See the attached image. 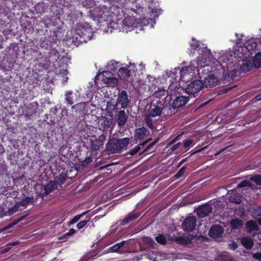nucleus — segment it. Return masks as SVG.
<instances>
[{
	"label": "nucleus",
	"mask_w": 261,
	"mask_h": 261,
	"mask_svg": "<svg viewBox=\"0 0 261 261\" xmlns=\"http://www.w3.org/2000/svg\"><path fill=\"white\" fill-rule=\"evenodd\" d=\"M220 54L221 56L218 58V62L223 70L224 79L227 81L233 79L239 69L242 72H247L252 66L250 62L245 60H243L241 63L238 65L233 61L235 54L232 51H226Z\"/></svg>",
	"instance_id": "f257e3e1"
},
{
	"label": "nucleus",
	"mask_w": 261,
	"mask_h": 261,
	"mask_svg": "<svg viewBox=\"0 0 261 261\" xmlns=\"http://www.w3.org/2000/svg\"><path fill=\"white\" fill-rule=\"evenodd\" d=\"M129 138L113 139L109 140L106 145L107 150L111 153H120L126 150L129 143Z\"/></svg>",
	"instance_id": "f03ea898"
},
{
	"label": "nucleus",
	"mask_w": 261,
	"mask_h": 261,
	"mask_svg": "<svg viewBox=\"0 0 261 261\" xmlns=\"http://www.w3.org/2000/svg\"><path fill=\"white\" fill-rule=\"evenodd\" d=\"M33 202V197H26L22 199L21 201L17 202L13 207L9 208V211L6 212V215L10 216L16 212L22 211L23 208H25L29 204L32 203Z\"/></svg>",
	"instance_id": "7ed1b4c3"
},
{
	"label": "nucleus",
	"mask_w": 261,
	"mask_h": 261,
	"mask_svg": "<svg viewBox=\"0 0 261 261\" xmlns=\"http://www.w3.org/2000/svg\"><path fill=\"white\" fill-rule=\"evenodd\" d=\"M203 87V82L200 80H195L188 84L184 90L188 94L195 97V95L199 92Z\"/></svg>",
	"instance_id": "20e7f679"
},
{
	"label": "nucleus",
	"mask_w": 261,
	"mask_h": 261,
	"mask_svg": "<svg viewBox=\"0 0 261 261\" xmlns=\"http://www.w3.org/2000/svg\"><path fill=\"white\" fill-rule=\"evenodd\" d=\"M167 105H164L162 100L160 102L153 101L148 110V114L152 117L160 116L163 113V111L166 109Z\"/></svg>",
	"instance_id": "39448f33"
},
{
	"label": "nucleus",
	"mask_w": 261,
	"mask_h": 261,
	"mask_svg": "<svg viewBox=\"0 0 261 261\" xmlns=\"http://www.w3.org/2000/svg\"><path fill=\"white\" fill-rule=\"evenodd\" d=\"M97 80H101L105 84L112 87H115L118 85L117 79L115 77L110 76V73L109 72H103L98 74L95 81Z\"/></svg>",
	"instance_id": "423d86ee"
},
{
	"label": "nucleus",
	"mask_w": 261,
	"mask_h": 261,
	"mask_svg": "<svg viewBox=\"0 0 261 261\" xmlns=\"http://www.w3.org/2000/svg\"><path fill=\"white\" fill-rule=\"evenodd\" d=\"M220 79L214 74H210L205 77L203 83V86L207 88H212L219 85Z\"/></svg>",
	"instance_id": "0eeeda50"
},
{
	"label": "nucleus",
	"mask_w": 261,
	"mask_h": 261,
	"mask_svg": "<svg viewBox=\"0 0 261 261\" xmlns=\"http://www.w3.org/2000/svg\"><path fill=\"white\" fill-rule=\"evenodd\" d=\"M118 104L121 105V108L125 109L130 104V99L126 91L119 90L117 98Z\"/></svg>",
	"instance_id": "6e6552de"
},
{
	"label": "nucleus",
	"mask_w": 261,
	"mask_h": 261,
	"mask_svg": "<svg viewBox=\"0 0 261 261\" xmlns=\"http://www.w3.org/2000/svg\"><path fill=\"white\" fill-rule=\"evenodd\" d=\"M197 219L194 216H190L185 219L182 224L183 229L188 232L193 231L195 226Z\"/></svg>",
	"instance_id": "1a4fd4ad"
},
{
	"label": "nucleus",
	"mask_w": 261,
	"mask_h": 261,
	"mask_svg": "<svg viewBox=\"0 0 261 261\" xmlns=\"http://www.w3.org/2000/svg\"><path fill=\"white\" fill-rule=\"evenodd\" d=\"M128 112L124 110H120L115 116V119L119 127L123 126L127 122L128 118Z\"/></svg>",
	"instance_id": "9d476101"
},
{
	"label": "nucleus",
	"mask_w": 261,
	"mask_h": 261,
	"mask_svg": "<svg viewBox=\"0 0 261 261\" xmlns=\"http://www.w3.org/2000/svg\"><path fill=\"white\" fill-rule=\"evenodd\" d=\"M189 99L190 98L188 96H177L172 102V109H178L185 106Z\"/></svg>",
	"instance_id": "9b49d317"
},
{
	"label": "nucleus",
	"mask_w": 261,
	"mask_h": 261,
	"mask_svg": "<svg viewBox=\"0 0 261 261\" xmlns=\"http://www.w3.org/2000/svg\"><path fill=\"white\" fill-rule=\"evenodd\" d=\"M196 69V67L193 64H190L188 66L183 67L180 70L181 78L184 80L187 76H188V78L192 77L193 74H195L194 71Z\"/></svg>",
	"instance_id": "f8f14e48"
},
{
	"label": "nucleus",
	"mask_w": 261,
	"mask_h": 261,
	"mask_svg": "<svg viewBox=\"0 0 261 261\" xmlns=\"http://www.w3.org/2000/svg\"><path fill=\"white\" fill-rule=\"evenodd\" d=\"M154 96L155 97V99L153 100L154 101L160 102L163 100L165 105L166 102L165 99L167 96V92L164 89L162 88L154 92Z\"/></svg>",
	"instance_id": "ddd939ff"
},
{
	"label": "nucleus",
	"mask_w": 261,
	"mask_h": 261,
	"mask_svg": "<svg viewBox=\"0 0 261 261\" xmlns=\"http://www.w3.org/2000/svg\"><path fill=\"white\" fill-rule=\"evenodd\" d=\"M133 72L126 68H120L118 71V76L125 82L131 81Z\"/></svg>",
	"instance_id": "4468645a"
},
{
	"label": "nucleus",
	"mask_w": 261,
	"mask_h": 261,
	"mask_svg": "<svg viewBox=\"0 0 261 261\" xmlns=\"http://www.w3.org/2000/svg\"><path fill=\"white\" fill-rule=\"evenodd\" d=\"M147 132V129L144 127H142L141 128H139L136 129L134 137L136 143L138 141H140L144 139Z\"/></svg>",
	"instance_id": "2eb2a0df"
},
{
	"label": "nucleus",
	"mask_w": 261,
	"mask_h": 261,
	"mask_svg": "<svg viewBox=\"0 0 261 261\" xmlns=\"http://www.w3.org/2000/svg\"><path fill=\"white\" fill-rule=\"evenodd\" d=\"M223 232V228L219 225H213L210 229L209 234L211 237L218 238Z\"/></svg>",
	"instance_id": "dca6fc26"
},
{
	"label": "nucleus",
	"mask_w": 261,
	"mask_h": 261,
	"mask_svg": "<svg viewBox=\"0 0 261 261\" xmlns=\"http://www.w3.org/2000/svg\"><path fill=\"white\" fill-rule=\"evenodd\" d=\"M123 31H128L130 27H132L135 23V20L132 16H127L122 21Z\"/></svg>",
	"instance_id": "f3484780"
},
{
	"label": "nucleus",
	"mask_w": 261,
	"mask_h": 261,
	"mask_svg": "<svg viewBox=\"0 0 261 261\" xmlns=\"http://www.w3.org/2000/svg\"><path fill=\"white\" fill-rule=\"evenodd\" d=\"M57 188V184L55 181H49L43 188L44 192L42 195L45 196L53 191Z\"/></svg>",
	"instance_id": "a211bd4d"
},
{
	"label": "nucleus",
	"mask_w": 261,
	"mask_h": 261,
	"mask_svg": "<svg viewBox=\"0 0 261 261\" xmlns=\"http://www.w3.org/2000/svg\"><path fill=\"white\" fill-rule=\"evenodd\" d=\"M241 242L242 245L247 249H251L254 245L252 239L248 237L242 238Z\"/></svg>",
	"instance_id": "6ab92c4d"
},
{
	"label": "nucleus",
	"mask_w": 261,
	"mask_h": 261,
	"mask_svg": "<svg viewBox=\"0 0 261 261\" xmlns=\"http://www.w3.org/2000/svg\"><path fill=\"white\" fill-rule=\"evenodd\" d=\"M246 227L249 233H252V231L257 230L258 229V226L257 223L253 220L247 222L246 224Z\"/></svg>",
	"instance_id": "aec40b11"
},
{
	"label": "nucleus",
	"mask_w": 261,
	"mask_h": 261,
	"mask_svg": "<svg viewBox=\"0 0 261 261\" xmlns=\"http://www.w3.org/2000/svg\"><path fill=\"white\" fill-rule=\"evenodd\" d=\"M230 225L232 229H238L240 228L243 225V221L238 219H232L230 222Z\"/></svg>",
	"instance_id": "412c9836"
},
{
	"label": "nucleus",
	"mask_w": 261,
	"mask_h": 261,
	"mask_svg": "<svg viewBox=\"0 0 261 261\" xmlns=\"http://www.w3.org/2000/svg\"><path fill=\"white\" fill-rule=\"evenodd\" d=\"M139 216V213L130 214L121 221V224L124 225L130 221L136 220Z\"/></svg>",
	"instance_id": "4be33fe9"
},
{
	"label": "nucleus",
	"mask_w": 261,
	"mask_h": 261,
	"mask_svg": "<svg viewBox=\"0 0 261 261\" xmlns=\"http://www.w3.org/2000/svg\"><path fill=\"white\" fill-rule=\"evenodd\" d=\"M113 123L112 118L104 117L100 120V125L103 129L110 127Z\"/></svg>",
	"instance_id": "5701e85b"
},
{
	"label": "nucleus",
	"mask_w": 261,
	"mask_h": 261,
	"mask_svg": "<svg viewBox=\"0 0 261 261\" xmlns=\"http://www.w3.org/2000/svg\"><path fill=\"white\" fill-rule=\"evenodd\" d=\"M150 141V139H148L142 143H141L139 145L136 146L134 148L130 150L128 152V154L130 155H134L137 153H138L139 150L141 149V146H144L147 142Z\"/></svg>",
	"instance_id": "b1692460"
},
{
	"label": "nucleus",
	"mask_w": 261,
	"mask_h": 261,
	"mask_svg": "<svg viewBox=\"0 0 261 261\" xmlns=\"http://www.w3.org/2000/svg\"><path fill=\"white\" fill-rule=\"evenodd\" d=\"M212 212V208L208 205H205L200 208L198 212L201 213L200 216L205 217Z\"/></svg>",
	"instance_id": "393cba45"
},
{
	"label": "nucleus",
	"mask_w": 261,
	"mask_h": 261,
	"mask_svg": "<svg viewBox=\"0 0 261 261\" xmlns=\"http://www.w3.org/2000/svg\"><path fill=\"white\" fill-rule=\"evenodd\" d=\"M253 63L255 68L261 67V53H258L254 57Z\"/></svg>",
	"instance_id": "a878e982"
},
{
	"label": "nucleus",
	"mask_w": 261,
	"mask_h": 261,
	"mask_svg": "<svg viewBox=\"0 0 261 261\" xmlns=\"http://www.w3.org/2000/svg\"><path fill=\"white\" fill-rule=\"evenodd\" d=\"M90 148L93 151H96L98 150L101 147H102V145H100V144L95 139L92 140H90Z\"/></svg>",
	"instance_id": "bb28decb"
},
{
	"label": "nucleus",
	"mask_w": 261,
	"mask_h": 261,
	"mask_svg": "<svg viewBox=\"0 0 261 261\" xmlns=\"http://www.w3.org/2000/svg\"><path fill=\"white\" fill-rule=\"evenodd\" d=\"M119 63L114 60L110 61L107 64V67L111 70H116L118 67Z\"/></svg>",
	"instance_id": "cd10ccee"
},
{
	"label": "nucleus",
	"mask_w": 261,
	"mask_h": 261,
	"mask_svg": "<svg viewBox=\"0 0 261 261\" xmlns=\"http://www.w3.org/2000/svg\"><path fill=\"white\" fill-rule=\"evenodd\" d=\"M151 116L148 114L145 115V122L146 125L150 128L152 129L153 128V121L151 118Z\"/></svg>",
	"instance_id": "c85d7f7f"
},
{
	"label": "nucleus",
	"mask_w": 261,
	"mask_h": 261,
	"mask_svg": "<svg viewBox=\"0 0 261 261\" xmlns=\"http://www.w3.org/2000/svg\"><path fill=\"white\" fill-rule=\"evenodd\" d=\"M88 211H85L80 215H76L73 218H72L69 222V225H72L77 222L80 218L88 213Z\"/></svg>",
	"instance_id": "c756f323"
},
{
	"label": "nucleus",
	"mask_w": 261,
	"mask_h": 261,
	"mask_svg": "<svg viewBox=\"0 0 261 261\" xmlns=\"http://www.w3.org/2000/svg\"><path fill=\"white\" fill-rule=\"evenodd\" d=\"M229 201L231 202H234L235 203L238 204L241 202L242 200L240 196L234 194L230 195Z\"/></svg>",
	"instance_id": "7c9ffc66"
},
{
	"label": "nucleus",
	"mask_w": 261,
	"mask_h": 261,
	"mask_svg": "<svg viewBox=\"0 0 261 261\" xmlns=\"http://www.w3.org/2000/svg\"><path fill=\"white\" fill-rule=\"evenodd\" d=\"M72 93V92L71 91H69L67 92L65 94V100L66 102L69 105H72L74 103L73 99L71 96Z\"/></svg>",
	"instance_id": "2f4dec72"
},
{
	"label": "nucleus",
	"mask_w": 261,
	"mask_h": 261,
	"mask_svg": "<svg viewBox=\"0 0 261 261\" xmlns=\"http://www.w3.org/2000/svg\"><path fill=\"white\" fill-rule=\"evenodd\" d=\"M118 105L117 102L115 103L112 102H107V108L110 111L116 110H117Z\"/></svg>",
	"instance_id": "473e14b6"
},
{
	"label": "nucleus",
	"mask_w": 261,
	"mask_h": 261,
	"mask_svg": "<svg viewBox=\"0 0 261 261\" xmlns=\"http://www.w3.org/2000/svg\"><path fill=\"white\" fill-rule=\"evenodd\" d=\"M143 242L146 244L149 245L151 247H153V245L155 244L154 241L148 237H144L143 238Z\"/></svg>",
	"instance_id": "72a5a7b5"
},
{
	"label": "nucleus",
	"mask_w": 261,
	"mask_h": 261,
	"mask_svg": "<svg viewBox=\"0 0 261 261\" xmlns=\"http://www.w3.org/2000/svg\"><path fill=\"white\" fill-rule=\"evenodd\" d=\"M250 179L257 185H261V175H255L251 176Z\"/></svg>",
	"instance_id": "f704fd0d"
},
{
	"label": "nucleus",
	"mask_w": 261,
	"mask_h": 261,
	"mask_svg": "<svg viewBox=\"0 0 261 261\" xmlns=\"http://www.w3.org/2000/svg\"><path fill=\"white\" fill-rule=\"evenodd\" d=\"M156 241L161 244H165L166 243V239L162 234H159L158 236L155 237Z\"/></svg>",
	"instance_id": "c9c22d12"
},
{
	"label": "nucleus",
	"mask_w": 261,
	"mask_h": 261,
	"mask_svg": "<svg viewBox=\"0 0 261 261\" xmlns=\"http://www.w3.org/2000/svg\"><path fill=\"white\" fill-rule=\"evenodd\" d=\"M237 187L238 188H243L246 187H251V184L249 181L244 180L241 182L240 184H238Z\"/></svg>",
	"instance_id": "e433bc0d"
},
{
	"label": "nucleus",
	"mask_w": 261,
	"mask_h": 261,
	"mask_svg": "<svg viewBox=\"0 0 261 261\" xmlns=\"http://www.w3.org/2000/svg\"><path fill=\"white\" fill-rule=\"evenodd\" d=\"M257 43L253 41H250L247 43V48L249 49H254L257 47Z\"/></svg>",
	"instance_id": "4c0bfd02"
},
{
	"label": "nucleus",
	"mask_w": 261,
	"mask_h": 261,
	"mask_svg": "<svg viewBox=\"0 0 261 261\" xmlns=\"http://www.w3.org/2000/svg\"><path fill=\"white\" fill-rule=\"evenodd\" d=\"M190 45L192 49H193V50H195L199 46L198 41L196 40L194 38H193Z\"/></svg>",
	"instance_id": "58836bf2"
},
{
	"label": "nucleus",
	"mask_w": 261,
	"mask_h": 261,
	"mask_svg": "<svg viewBox=\"0 0 261 261\" xmlns=\"http://www.w3.org/2000/svg\"><path fill=\"white\" fill-rule=\"evenodd\" d=\"M97 141H98L102 146H103V143L106 140V135L102 134L98 137V139H95Z\"/></svg>",
	"instance_id": "ea45409f"
},
{
	"label": "nucleus",
	"mask_w": 261,
	"mask_h": 261,
	"mask_svg": "<svg viewBox=\"0 0 261 261\" xmlns=\"http://www.w3.org/2000/svg\"><path fill=\"white\" fill-rule=\"evenodd\" d=\"M158 141V139L156 140L155 141L150 143L145 149L144 150L141 152L140 153V154H143V153L145 152H147L149 150V149L152 147L157 142V141Z\"/></svg>",
	"instance_id": "a19ab883"
},
{
	"label": "nucleus",
	"mask_w": 261,
	"mask_h": 261,
	"mask_svg": "<svg viewBox=\"0 0 261 261\" xmlns=\"http://www.w3.org/2000/svg\"><path fill=\"white\" fill-rule=\"evenodd\" d=\"M85 106V102H80V103H78L72 106V109L78 110V109L84 108Z\"/></svg>",
	"instance_id": "79ce46f5"
},
{
	"label": "nucleus",
	"mask_w": 261,
	"mask_h": 261,
	"mask_svg": "<svg viewBox=\"0 0 261 261\" xmlns=\"http://www.w3.org/2000/svg\"><path fill=\"white\" fill-rule=\"evenodd\" d=\"M89 220H83L81 222H80L76 225L77 228L79 229H82L88 223Z\"/></svg>",
	"instance_id": "37998d69"
},
{
	"label": "nucleus",
	"mask_w": 261,
	"mask_h": 261,
	"mask_svg": "<svg viewBox=\"0 0 261 261\" xmlns=\"http://www.w3.org/2000/svg\"><path fill=\"white\" fill-rule=\"evenodd\" d=\"M120 249L118 245L117 244H116L115 245L112 246L110 248H109V250L110 252H116L118 251V250Z\"/></svg>",
	"instance_id": "c03bdc74"
},
{
	"label": "nucleus",
	"mask_w": 261,
	"mask_h": 261,
	"mask_svg": "<svg viewBox=\"0 0 261 261\" xmlns=\"http://www.w3.org/2000/svg\"><path fill=\"white\" fill-rule=\"evenodd\" d=\"M186 168L185 167H182L175 175V176L176 178H179L181 177L185 172Z\"/></svg>",
	"instance_id": "a18cd8bd"
},
{
	"label": "nucleus",
	"mask_w": 261,
	"mask_h": 261,
	"mask_svg": "<svg viewBox=\"0 0 261 261\" xmlns=\"http://www.w3.org/2000/svg\"><path fill=\"white\" fill-rule=\"evenodd\" d=\"M193 142H194V140L192 139H189V140H186L185 141L184 144V147L186 148L188 147L190 145L193 144Z\"/></svg>",
	"instance_id": "49530a36"
},
{
	"label": "nucleus",
	"mask_w": 261,
	"mask_h": 261,
	"mask_svg": "<svg viewBox=\"0 0 261 261\" xmlns=\"http://www.w3.org/2000/svg\"><path fill=\"white\" fill-rule=\"evenodd\" d=\"M253 258L261 261V252L254 253L252 255Z\"/></svg>",
	"instance_id": "de8ad7c7"
},
{
	"label": "nucleus",
	"mask_w": 261,
	"mask_h": 261,
	"mask_svg": "<svg viewBox=\"0 0 261 261\" xmlns=\"http://www.w3.org/2000/svg\"><path fill=\"white\" fill-rule=\"evenodd\" d=\"M75 230L73 228L70 229L69 231L64 234V236H69L74 234Z\"/></svg>",
	"instance_id": "09e8293b"
},
{
	"label": "nucleus",
	"mask_w": 261,
	"mask_h": 261,
	"mask_svg": "<svg viewBox=\"0 0 261 261\" xmlns=\"http://www.w3.org/2000/svg\"><path fill=\"white\" fill-rule=\"evenodd\" d=\"M181 145V143L180 142H178L177 143V144L174 145L171 148V150L172 151H175V150H176L178 147L179 146Z\"/></svg>",
	"instance_id": "8fccbe9b"
},
{
	"label": "nucleus",
	"mask_w": 261,
	"mask_h": 261,
	"mask_svg": "<svg viewBox=\"0 0 261 261\" xmlns=\"http://www.w3.org/2000/svg\"><path fill=\"white\" fill-rule=\"evenodd\" d=\"M181 135V134L178 135L176 138H175L173 140H172V141L168 144V146H170L171 144L175 143L179 139Z\"/></svg>",
	"instance_id": "3c124183"
},
{
	"label": "nucleus",
	"mask_w": 261,
	"mask_h": 261,
	"mask_svg": "<svg viewBox=\"0 0 261 261\" xmlns=\"http://www.w3.org/2000/svg\"><path fill=\"white\" fill-rule=\"evenodd\" d=\"M229 247H230L231 249H232L233 250H236L237 248L238 245H237V244L236 243L233 242L232 244H231L229 245Z\"/></svg>",
	"instance_id": "603ef678"
},
{
	"label": "nucleus",
	"mask_w": 261,
	"mask_h": 261,
	"mask_svg": "<svg viewBox=\"0 0 261 261\" xmlns=\"http://www.w3.org/2000/svg\"><path fill=\"white\" fill-rule=\"evenodd\" d=\"M10 249H11V247L9 246H8V245L6 248H5L4 249H3L2 252L3 253H6V252H8L9 250H10Z\"/></svg>",
	"instance_id": "864d4df0"
},
{
	"label": "nucleus",
	"mask_w": 261,
	"mask_h": 261,
	"mask_svg": "<svg viewBox=\"0 0 261 261\" xmlns=\"http://www.w3.org/2000/svg\"><path fill=\"white\" fill-rule=\"evenodd\" d=\"M125 243H126V242L124 241H121V242L117 243V244L118 245L119 248H120L122 246H123L125 244Z\"/></svg>",
	"instance_id": "5fc2aeb1"
},
{
	"label": "nucleus",
	"mask_w": 261,
	"mask_h": 261,
	"mask_svg": "<svg viewBox=\"0 0 261 261\" xmlns=\"http://www.w3.org/2000/svg\"><path fill=\"white\" fill-rule=\"evenodd\" d=\"M19 243V242L18 241H15L10 243L9 244H8V246H16L17 245H18Z\"/></svg>",
	"instance_id": "6e6d98bb"
},
{
	"label": "nucleus",
	"mask_w": 261,
	"mask_h": 261,
	"mask_svg": "<svg viewBox=\"0 0 261 261\" xmlns=\"http://www.w3.org/2000/svg\"><path fill=\"white\" fill-rule=\"evenodd\" d=\"M255 101H260L261 100V94L257 95L255 97Z\"/></svg>",
	"instance_id": "4d7b16f0"
},
{
	"label": "nucleus",
	"mask_w": 261,
	"mask_h": 261,
	"mask_svg": "<svg viewBox=\"0 0 261 261\" xmlns=\"http://www.w3.org/2000/svg\"><path fill=\"white\" fill-rule=\"evenodd\" d=\"M153 252H152V253H151V252L148 253V254H147V255H148V258H150V259H152V257H151V256L152 255H153Z\"/></svg>",
	"instance_id": "13d9d810"
},
{
	"label": "nucleus",
	"mask_w": 261,
	"mask_h": 261,
	"mask_svg": "<svg viewBox=\"0 0 261 261\" xmlns=\"http://www.w3.org/2000/svg\"><path fill=\"white\" fill-rule=\"evenodd\" d=\"M24 217H25V216H23V217H20V218L18 219L17 221L16 222H15L14 224H16L18 222H19V221H20L22 220L23 219H24Z\"/></svg>",
	"instance_id": "bf43d9fd"
},
{
	"label": "nucleus",
	"mask_w": 261,
	"mask_h": 261,
	"mask_svg": "<svg viewBox=\"0 0 261 261\" xmlns=\"http://www.w3.org/2000/svg\"><path fill=\"white\" fill-rule=\"evenodd\" d=\"M231 89V88H226L224 89L223 90L224 91L223 92H227V91H229Z\"/></svg>",
	"instance_id": "052dcab7"
},
{
	"label": "nucleus",
	"mask_w": 261,
	"mask_h": 261,
	"mask_svg": "<svg viewBox=\"0 0 261 261\" xmlns=\"http://www.w3.org/2000/svg\"><path fill=\"white\" fill-rule=\"evenodd\" d=\"M186 161V159H183L181 161V162L179 163V165H181L182 164H183Z\"/></svg>",
	"instance_id": "680f3d73"
},
{
	"label": "nucleus",
	"mask_w": 261,
	"mask_h": 261,
	"mask_svg": "<svg viewBox=\"0 0 261 261\" xmlns=\"http://www.w3.org/2000/svg\"><path fill=\"white\" fill-rule=\"evenodd\" d=\"M203 149V148H202V149H199V150H197V151H196L194 152L193 153V154H194V153H197V152H200V151H201V150H202Z\"/></svg>",
	"instance_id": "e2e57ef3"
},
{
	"label": "nucleus",
	"mask_w": 261,
	"mask_h": 261,
	"mask_svg": "<svg viewBox=\"0 0 261 261\" xmlns=\"http://www.w3.org/2000/svg\"><path fill=\"white\" fill-rule=\"evenodd\" d=\"M112 1H114V2H119V3H121L122 2V0H112Z\"/></svg>",
	"instance_id": "0e129e2a"
},
{
	"label": "nucleus",
	"mask_w": 261,
	"mask_h": 261,
	"mask_svg": "<svg viewBox=\"0 0 261 261\" xmlns=\"http://www.w3.org/2000/svg\"><path fill=\"white\" fill-rule=\"evenodd\" d=\"M259 223L260 224V225H261V218L259 219Z\"/></svg>",
	"instance_id": "69168bd1"
},
{
	"label": "nucleus",
	"mask_w": 261,
	"mask_h": 261,
	"mask_svg": "<svg viewBox=\"0 0 261 261\" xmlns=\"http://www.w3.org/2000/svg\"><path fill=\"white\" fill-rule=\"evenodd\" d=\"M105 167H106L105 166L101 167L100 168V169H104Z\"/></svg>",
	"instance_id": "338daca9"
},
{
	"label": "nucleus",
	"mask_w": 261,
	"mask_h": 261,
	"mask_svg": "<svg viewBox=\"0 0 261 261\" xmlns=\"http://www.w3.org/2000/svg\"><path fill=\"white\" fill-rule=\"evenodd\" d=\"M197 65H198V66H199V65H200V63L199 62V61H198Z\"/></svg>",
	"instance_id": "774afa93"
}]
</instances>
